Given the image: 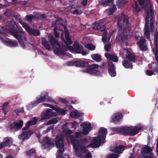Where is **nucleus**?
<instances>
[{
	"instance_id": "obj_1",
	"label": "nucleus",
	"mask_w": 158,
	"mask_h": 158,
	"mask_svg": "<svg viewBox=\"0 0 158 158\" xmlns=\"http://www.w3.org/2000/svg\"><path fill=\"white\" fill-rule=\"evenodd\" d=\"M119 32L123 30L122 33L120 34L116 37V40L119 43H123L125 41H127L128 39V35L131 32L130 28L131 24L129 20L128 16L125 15H121V17L118 18V20Z\"/></svg>"
},
{
	"instance_id": "obj_2",
	"label": "nucleus",
	"mask_w": 158,
	"mask_h": 158,
	"mask_svg": "<svg viewBox=\"0 0 158 158\" xmlns=\"http://www.w3.org/2000/svg\"><path fill=\"white\" fill-rule=\"evenodd\" d=\"M142 128L139 126H135L134 127H116L111 128L110 130L125 135L133 136L138 134Z\"/></svg>"
},
{
	"instance_id": "obj_3",
	"label": "nucleus",
	"mask_w": 158,
	"mask_h": 158,
	"mask_svg": "<svg viewBox=\"0 0 158 158\" xmlns=\"http://www.w3.org/2000/svg\"><path fill=\"white\" fill-rule=\"evenodd\" d=\"M48 93L46 92H44L41 93L40 98H37L36 100L32 102L27 106V109L28 110H31L37 104L44 101L52 102L56 104H57V103L54 100L48 96Z\"/></svg>"
},
{
	"instance_id": "obj_4",
	"label": "nucleus",
	"mask_w": 158,
	"mask_h": 158,
	"mask_svg": "<svg viewBox=\"0 0 158 158\" xmlns=\"http://www.w3.org/2000/svg\"><path fill=\"white\" fill-rule=\"evenodd\" d=\"M139 2L140 5L142 8L146 6L149 7L146 10V17L145 18V23H149L148 19L150 13H154V10L152 9V5L151 3L150 0H137Z\"/></svg>"
},
{
	"instance_id": "obj_5",
	"label": "nucleus",
	"mask_w": 158,
	"mask_h": 158,
	"mask_svg": "<svg viewBox=\"0 0 158 158\" xmlns=\"http://www.w3.org/2000/svg\"><path fill=\"white\" fill-rule=\"evenodd\" d=\"M125 150V147L122 145L118 146H113L110 148V150L115 153H110L108 154L106 158H118L119 155L122 153Z\"/></svg>"
},
{
	"instance_id": "obj_6",
	"label": "nucleus",
	"mask_w": 158,
	"mask_h": 158,
	"mask_svg": "<svg viewBox=\"0 0 158 158\" xmlns=\"http://www.w3.org/2000/svg\"><path fill=\"white\" fill-rule=\"evenodd\" d=\"M75 135H70V139L71 144L73 148H74L76 150H77L80 144V141L78 139H81L83 137L84 135L82 132L80 131L75 132Z\"/></svg>"
},
{
	"instance_id": "obj_7",
	"label": "nucleus",
	"mask_w": 158,
	"mask_h": 158,
	"mask_svg": "<svg viewBox=\"0 0 158 158\" xmlns=\"http://www.w3.org/2000/svg\"><path fill=\"white\" fill-rule=\"evenodd\" d=\"M98 65L94 64L89 66L86 69L84 70V71L94 75H100L102 74L101 72L95 69V68H98Z\"/></svg>"
},
{
	"instance_id": "obj_8",
	"label": "nucleus",
	"mask_w": 158,
	"mask_h": 158,
	"mask_svg": "<svg viewBox=\"0 0 158 158\" xmlns=\"http://www.w3.org/2000/svg\"><path fill=\"white\" fill-rule=\"evenodd\" d=\"M104 141L98 136L94 137L89 146L92 148H96L99 147L102 143L103 144L105 142Z\"/></svg>"
},
{
	"instance_id": "obj_9",
	"label": "nucleus",
	"mask_w": 158,
	"mask_h": 158,
	"mask_svg": "<svg viewBox=\"0 0 158 158\" xmlns=\"http://www.w3.org/2000/svg\"><path fill=\"white\" fill-rule=\"evenodd\" d=\"M56 115V114L55 112H52V110L50 109H48L45 111L42 112L41 113V119L43 120H47Z\"/></svg>"
},
{
	"instance_id": "obj_10",
	"label": "nucleus",
	"mask_w": 158,
	"mask_h": 158,
	"mask_svg": "<svg viewBox=\"0 0 158 158\" xmlns=\"http://www.w3.org/2000/svg\"><path fill=\"white\" fill-rule=\"evenodd\" d=\"M7 28L10 33L15 38H17L18 36L22 33V31H19V33L13 24L11 23L7 25Z\"/></svg>"
},
{
	"instance_id": "obj_11",
	"label": "nucleus",
	"mask_w": 158,
	"mask_h": 158,
	"mask_svg": "<svg viewBox=\"0 0 158 158\" xmlns=\"http://www.w3.org/2000/svg\"><path fill=\"white\" fill-rule=\"evenodd\" d=\"M43 105L45 106L50 107L54 110L56 111L59 114L64 115L67 114V110H65L58 107H55L54 106L50 104L43 103Z\"/></svg>"
},
{
	"instance_id": "obj_12",
	"label": "nucleus",
	"mask_w": 158,
	"mask_h": 158,
	"mask_svg": "<svg viewBox=\"0 0 158 158\" xmlns=\"http://www.w3.org/2000/svg\"><path fill=\"white\" fill-rule=\"evenodd\" d=\"M64 137L61 135L56 136L55 139V143L56 147L57 148H63L64 146Z\"/></svg>"
},
{
	"instance_id": "obj_13",
	"label": "nucleus",
	"mask_w": 158,
	"mask_h": 158,
	"mask_svg": "<svg viewBox=\"0 0 158 158\" xmlns=\"http://www.w3.org/2000/svg\"><path fill=\"white\" fill-rule=\"evenodd\" d=\"M108 73L110 75L111 77L115 76L116 75L115 67L114 64L111 61L108 62Z\"/></svg>"
},
{
	"instance_id": "obj_14",
	"label": "nucleus",
	"mask_w": 158,
	"mask_h": 158,
	"mask_svg": "<svg viewBox=\"0 0 158 158\" xmlns=\"http://www.w3.org/2000/svg\"><path fill=\"white\" fill-rule=\"evenodd\" d=\"M33 133V131L31 130L24 131L19 135V138L22 140V142H23L25 140L28 139Z\"/></svg>"
},
{
	"instance_id": "obj_15",
	"label": "nucleus",
	"mask_w": 158,
	"mask_h": 158,
	"mask_svg": "<svg viewBox=\"0 0 158 158\" xmlns=\"http://www.w3.org/2000/svg\"><path fill=\"white\" fill-rule=\"evenodd\" d=\"M80 126L83 127L82 133L84 135H86L88 134L89 131L91 130V124L90 123H87L86 122H83L81 124Z\"/></svg>"
},
{
	"instance_id": "obj_16",
	"label": "nucleus",
	"mask_w": 158,
	"mask_h": 158,
	"mask_svg": "<svg viewBox=\"0 0 158 158\" xmlns=\"http://www.w3.org/2000/svg\"><path fill=\"white\" fill-rule=\"evenodd\" d=\"M13 143L12 139L10 137H6V139L2 143H0V149L6 147H9L12 145Z\"/></svg>"
},
{
	"instance_id": "obj_17",
	"label": "nucleus",
	"mask_w": 158,
	"mask_h": 158,
	"mask_svg": "<svg viewBox=\"0 0 158 158\" xmlns=\"http://www.w3.org/2000/svg\"><path fill=\"white\" fill-rule=\"evenodd\" d=\"M140 50L142 51H145L147 50L148 48L146 45V40L141 37L139 42L137 43Z\"/></svg>"
},
{
	"instance_id": "obj_18",
	"label": "nucleus",
	"mask_w": 158,
	"mask_h": 158,
	"mask_svg": "<svg viewBox=\"0 0 158 158\" xmlns=\"http://www.w3.org/2000/svg\"><path fill=\"white\" fill-rule=\"evenodd\" d=\"M23 121L20 120L19 122H14L13 123L10 124L9 127L11 129L14 130L21 128L23 126Z\"/></svg>"
},
{
	"instance_id": "obj_19",
	"label": "nucleus",
	"mask_w": 158,
	"mask_h": 158,
	"mask_svg": "<svg viewBox=\"0 0 158 158\" xmlns=\"http://www.w3.org/2000/svg\"><path fill=\"white\" fill-rule=\"evenodd\" d=\"M42 143H43L42 145L43 147H49L54 145L53 142L48 137L46 136L44 138Z\"/></svg>"
},
{
	"instance_id": "obj_20",
	"label": "nucleus",
	"mask_w": 158,
	"mask_h": 158,
	"mask_svg": "<svg viewBox=\"0 0 158 158\" xmlns=\"http://www.w3.org/2000/svg\"><path fill=\"white\" fill-rule=\"evenodd\" d=\"M107 133V129L103 127H101L98 131L97 136L100 137L102 140L105 141Z\"/></svg>"
},
{
	"instance_id": "obj_21",
	"label": "nucleus",
	"mask_w": 158,
	"mask_h": 158,
	"mask_svg": "<svg viewBox=\"0 0 158 158\" xmlns=\"http://www.w3.org/2000/svg\"><path fill=\"white\" fill-rule=\"evenodd\" d=\"M37 118L35 117H34L31 120H30L27 122L26 126L24 127L22 130H26L29 129L30 126L36 124L37 123Z\"/></svg>"
},
{
	"instance_id": "obj_22",
	"label": "nucleus",
	"mask_w": 158,
	"mask_h": 158,
	"mask_svg": "<svg viewBox=\"0 0 158 158\" xmlns=\"http://www.w3.org/2000/svg\"><path fill=\"white\" fill-rule=\"evenodd\" d=\"M48 41L52 46L53 48H54L57 46H58L59 47H60V44L58 42V40L52 36H51L49 38Z\"/></svg>"
},
{
	"instance_id": "obj_23",
	"label": "nucleus",
	"mask_w": 158,
	"mask_h": 158,
	"mask_svg": "<svg viewBox=\"0 0 158 158\" xmlns=\"http://www.w3.org/2000/svg\"><path fill=\"white\" fill-rule=\"evenodd\" d=\"M94 29L102 31L106 29V27L104 23H102L101 21H99L98 23H96L93 27Z\"/></svg>"
},
{
	"instance_id": "obj_24",
	"label": "nucleus",
	"mask_w": 158,
	"mask_h": 158,
	"mask_svg": "<svg viewBox=\"0 0 158 158\" xmlns=\"http://www.w3.org/2000/svg\"><path fill=\"white\" fill-rule=\"evenodd\" d=\"M105 55V57L108 59L111 60L114 62H117L118 61V57L114 54H110L109 53H106Z\"/></svg>"
},
{
	"instance_id": "obj_25",
	"label": "nucleus",
	"mask_w": 158,
	"mask_h": 158,
	"mask_svg": "<svg viewBox=\"0 0 158 158\" xmlns=\"http://www.w3.org/2000/svg\"><path fill=\"white\" fill-rule=\"evenodd\" d=\"M26 31L31 35L33 36H39L40 35L39 30L31 28L29 26Z\"/></svg>"
},
{
	"instance_id": "obj_26",
	"label": "nucleus",
	"mask_w": 158,
	"mask_h": 158,
	"mask_svg": "<svg viewBox=\"0 0 158 158\" xmlns=\"http://www.w3.org/2000/svg\"><path fill=\"white\" fill-rule=\"evenodd\" d=\"M4 43L7 46L11 47H15L18 45V43L16 41H11L5 40L2 38Z\"/></svg>"
},
{
	"instance_id": "obj_27",
	"label": "nucleus",
	"mask_w": 158,
	"mask_h": 158,
	"mask_svg": "<svg viewBox=\"0 0 158 158\" xmlns=\"http://www.w3.org/2000/svg\"><path fill=\"white\" fill-rule=\"evenodd\" d=\"M123 115L121 113H117L112 117L111 122L114 123L118 122L122 117Z\"/></svg>"
},
{
	"instance_id": "obj_28",
	"label": "nucleus",
	"mask_w": 158,
	"mask_h": 158,
	"mask_svg": "<svg viewBox=\"0 0 158 158\" xmlns=\"http://www.w3.org/2000/svg\"><path fill=\"white\" fill-rule=\"evenodd\" d=\"M73 46H74V51L77 53H80V51L83 48L82 46H80L79 43L77 42H75Z\"/></svg>"
},
{
	"instance_id": "obj_29",
	"label": "nucleus",
	"mask_w": 158,
	"mask_h": 158,
	"mask_svg": "<svg viewBox=\"0 0 158 158\" xmlns=\"http://www.w3.org/2000/svg\"><path fill=\"white\" fill-rule=\"evenodd\" d=\"M65 36L66 42L64 43L66 46H68V45L72 44H73V41L69 36V33L68 31H65Z\"/></svg>"
},
{
	"instance_id": "obj_30",
	"label": "nucleus",
	"mask_w": 158,
	"mask_h": 158,
	"mask_svg": "<svg viewBox=\"0 0 158 158\" xmlns=\"http://www.w3.org/2000/svg\"><path fill=\"white\" fill-rule=\"evenodd\" d=\"M132 11L135 14L141 11L139 6L138 3L136 2H135V3L132 5Z\"/></svg>"
},
{
	"instance_id": "obj_31",
	"label": "nucleus",
	"mask_w": 158,
	"mask_h": 158,
	"mask_svg": "<svg viewBox=\"0 0 158 158\" xmlns=\"http://www.w3.org/2000/svg\"><path fill=\"white\" fill-rule=\"evenodd\" d=\"M126 56L129 60L132 62L134 63L136 62V58L135 56L131 52L129 51L127 52Z\"/></svg>"
},
{
	"instance_id": "obj_32",
	"label": "nucleus",
	"mask_w": 158,
	"mask_h": 158,
	"mask_svg": "<svg viewBox=\"0 0 158 158\" xmlns=\"http://www.w3.org/2000/svg\"><path fill=\"white\" fill-rule=\"evenodd\" d=\"M122 63L123 65L126 69H132L133 68L132 63L128 60H124L123 61Z\"/></svg>"
},
{
	"instance_id": "obj_33",
	"label": "nucleus",
	"mask_w": 158,
	"mask_h": 158,
	"mask_svg": "<svg viewBox=\"0 0 158 158\" xmlns=\"http://www.w3.org/2000/svg\"><path fill=\"white\" fill-rule=\"evenodd\" d=\"M82 115V113L76 110L70 113V116L71 118H77Z\"/></svg>"
},
{
	"instance_id": "obj_34",
	"label": "nucleus",
	"mask_w": 158,
	"mask_h": 158,
	"mask_svg": "<svg viewBox=\"0 0 158 158\" xmlns=\"http://www.w3.org/2000/svg\"><path fill=\"white\" fill-rule=\"evenodd\" d=\"M76 67H86L88 66V63L87 62L84 60L77 61Z\"/></svg>"
},
{
	"instance_id": "obj_35",
	"label": "nucleus",
	"mask_w": 158,
	"mask_h": 158,
	"mask_svg": "<svg viewBox=\"0 0 158 158\" xmlns=\"http://www.w3.org/2000/svg\"><path fill=\"white\" fill-rule=\"evenodd\" d=\"M41 43L43 46L47 50H50L51 48L48 42L44 38H42Z\"/></svg>"
},
{
	"instance_id": "obj_36",
	"label": "nucleus",
	"mask_w": 158,
	"mask_h": 158,
	"mask_svg": "<svg viewBox=\"0 0 158 158\" xmlns=\"http://www.w3.org/2000/svg\"><path fill=\"white\" fill-rule=\"evenodd\" d=\"M81 6H76V7H74L73 8L75 10H72L71 13L74 15H78L81 14L83 12L82 10L81 9Z\"/></svg>"
},
{
	"instance_id": "obj_37",
	"label": "nucleus",
	"mask_w": 158,
	"mask_h": 158,
	"mask_svg": "<svg viewBox=\"0 0 158 158\" xmlns=\"http://www.w3.org/2000/svg\"><path fill=\"white\" fill-rule=\"evenodd\" d=\"M152 151L151 148L148 146H146L143 147L142 149L141 152L143 154H147Z\"/></svg>"
},
{
	"instance_id": "obj_38",
	"label": "nucleus",
	"mask_w": 158,
	"mask_h": 158,
	"mask_svg": "<svg viewBox=\"0 0 158 158\" xmlns=\"http://www.w3.org/2000/svg\"><path fill=\"white\" fill-rule=\"evenodd\" d=\"M113 0H101L100 3L102 6H107L110 4L113 3Z\"/></svg>"
},
{
	"instance_id": "obj_39",
	"label": "nucleus",
	"mask_w": 158,
	"mask_h": 158,
	"mask_svg": "<svg viewBox=\"0 0 158 158\" xmlns=\"http://www.w3.org/2000/svg\"><path fill=\"white\" fill-rule=\"evenodd\" d=\"M61 46L59 48H54V53L57 55H62L64 54L65 52L61 48Z\"/></svg>"
},
{
	"instance_id": "obj_40",
	"label": "nucleus",
	"mask_w": 158,
	"mask_h": 158,
	"mask_svg": "<svg viewBox=\"0 0 158 158\" xmlns=\"http://www.w3.org/2000/svg\"><path fill=\"white\" fill-rule=\"evenodd\" d=\"M22 36L20 34L18 36L17 38H15L17 39L19 43L20 44V46L22 48H25V45L24 44V41L22 39Z\"/></svg>"
},
{
	"instance_id": "obj_41",
	"label": "nucleus",
	"mask_w": 158,
	"mask_h": 158,
	"mask_svg": "<svg viewBox=\"0 0 158 158\" xmlns=\"http://www.w3.org/2000/svg\"><path fill=\"white\" fill-rule=\"evenodd\" d=\"M116 9L115 5H112L109 9L107 10V13L109 15H111Z\"/></svg>"
},
{
	"instance_id": "obj_42",
	"label": "nucleus",
	"mask_w": 158,
	"mask_h": 158,
	"mask_svg": "<svg viewBox=\"0 0 158 158\" xmlns=\"http://www.w3.org/2000/svg\"><path fill=\"white\" fill-rule=\"evenodd\" d=\"M25 19L27 21L31 22L33 19L36 20V16L35 15H27L25 17Z\"/></svg>"
},
{
	"instance_id": "obj_43",
	"label": "nucleus",
	"mask_w": 158,
	"mask_h": 158,
	"mask_svg": "<svg viewBox=\"0 0 158 158\" xmlns=\"http://www.w3.org/2000/svg\"><path fill=\"white\" fill-rule=\"evenodd\" d=\"M92 59L97 62H99L101 60V56L98 54H94L91 56Z\"/></svg>"
},
{
	"instance_id": "obj_44",
	"label": "nucleus",
	"mask_w": 158,
	"mask_h": 158,
	"mask_svg": "<svg viewBox=\"0 0 158 158\" xmlns=\"http://www.w3.org/2000/svg\"><path fill=\"white\" fill-rule=\"evenodd\" d=\"M127 2V0H118L116 4L118 7H121L126 4Z\"/></svg>"
},
{
	"instance_id": "obj_45",
	"label": "nucleus",
	"mask_w": 158,
	"mask_h": 158,
	"mask_svg": "<svg viewBox=\"0 0 158 158\" xmlns=\"http://www.w3.org/2000/svg\"><path fill=\"white\" fill-rule=\"evenodd\" d=\"M18 21L19 23L22 25L23 27L26 30L27 29V28L29 27V26L27 24L23 22L20 18L19 19Z\"/></svg>"
},
{
	"instance_id": "obj_46",
	"label": "nucleus",
	"mask_w": 158,
	"mask_h": 158,
	"mask_svg": "<svg viewBox=\"0 0 158 158\" xmlns=\"http://www.w3.org/2000/svg\"><path fill=\"white\" fill-rule=\"evenodd\" d=\"M14 112L16 114H18L20 113L24 112V108L23 107L18 108L15 110Z\"/></svg>"
},
{
	"instance_id": "obj_47",
	"label": "nucleus",
	"mask_w": 158,
	"mask_h": 158,
	"mask_svg": "<svg viewBox=\"0 0 158 158\" xmlns=\"http://www.w3.org/2000/svg\"><path fill=\"white\" fill-rule=\"evenodd\" d=\"M85 47L87 48L90 50H93L95 49V46L91 44H86Z\"/></svg>"
},
{
	"instance_id": "obj_48",
	"label": "nucleus",
	"mask_w": 158,
	"mask_h": 158,
	"mask_svg": "<svg viewBox=\"0 0 158 158\" xmlns=\"http://www.w3.org/2000/svg\"><path fill=\"white\" fill-rule=\"evenodd\" d=\"M58 122V120L56 118H54L49 121L47 123L48 125L52 124H56Z\"/></svg>"
},
{
	"instance_id": "obj_49",
	"label": "nucleus",
	"mask_w": 158,
	"mask_h": 158,
	"mask_svg": "<svg viewBox=\"0 0 158 158\" xmlns=\"http://www.w3.org/2000/svg\"><path fill=\"white\" fill-rule=\"evenodd\" d=\"M35 150L34 148L30 149L28 151L26 152V155L28 156H30L32 154L34 153L35 152Z\"/></svg>"
},
{
	"instance_id": "obj_50",
	"label": "nucleus",
	"mask_w": 158,
	"mask_h": 158,
	"mask_svg": "<svg viewBox=\"0 0 158 158\" xmlns=\"http://www.w3.org/2000/svg\"><path fill=\"white\" fill-rule=\"evenodd\" d=\"M54 35L56 38H58L59 37V34L57 31V30H59V29L57 27L54 28L53 29Z\"/></svg>"
},
{
	"instance_id": "obj_51",
	"label": "nucleus",
	"mask_w": 158,
	"mask_h": 158,
	"mask_svg": "<svg viewBox=\"0 0 158 158\" xmlns=\"http://www.w3.org/2000/svg\"><path fill=\"white\" fill-rule=\"evenodd\" d=\"M47 18V16L45 14H42L38 16H36V19H42Z\"/></svg>"
},
{
	"instance_id": "obj_52",
	"label": "nucleus",
	"mask_w": 158,
	"mask_h": 158,
	"mask_svg": "<svg viewBox=\"0 0 158 158\" xmlns=\"http://www.w3.org/2000/svg\"><path fill=\"white\" fill-rule=\"evenodd\" d=\"M80 143H81L83 144H86L89 142V139L87 138L81 139L79 140Z\"/></svg>"
},
{
	"instance_id": "obj_53",
	"label": "nucleus",
	"mask_w": 158,
	"mask_h": 158,
	"mask_svg": "<svg viewBox=\"0 0 158 158\" xmlns=\"http://www.w3.org/2000/svg\"><path fill=\"white\" fill-rule=\"evenodd\" d=\"M144 36L147 39L150 38V34L149 31H144Z\"/></svg>"
},
{
	"instance_id": "obj_54",
	"label": "nucleus",
	"mask_w": 158,
	"mask_h": 158,
	"mask_svg": "<svg viewBox=\"0 0 158 158\" xmlns=\"http://www.w3.org/2000/svg\"><path fill=\"white\" fill-rule=\"evenodd\" d=\"M104 48L106 51L109 52L111 48V45L110 44H106L104 46Z\"/></svg>"
},
{
	"instance_id": "obj_55",
	"label": "nucleus",
	"mask_w": 158,
	"mask_h": 158,
	"mask_svg": "<svg viewBox=\"0 0 158 158\" xmlns=\"http://www.w3.org/2000/svg\"><path fill=\"white\" fill-rule=\"evenodd\" d=\"M56 22L57 25H60L62 24L63 21L60 18H58L56 19Z\"/></svg>"
},
{
	"instance_id": "obj_56",
	"label": "nucleus",
	"mask_w": 158,
	"mask_h": 158,
	"mask_svg": "<svg viewBox=\"0 0 158 158\" xmlns=\"http://www.w3.org/2000/svg\"><path fill=\"white\" fill-rule=\"evenodd\" d=\"M77 61H71L68 62V65L70 66H75L76 67Z\"/></svg>"
},
{
	"instance_id": "obj_57",
	"label": "nucleus",
	"mask_w": 158,
	"mask_h": 158,
	"mask_svg": "<svg viewBox=\"0 0 158 158\" xmlns=\"http://www.w3.org/2000/svg\"><path fill=\"white\" fill-rule=\"evenodd\" d=\"M58 99L62 103L64 104H67L68 101L66 100L65 99L63 98H59Z\"/></svg>"
},
{
	"instance_id": "obj_58",
	"label": "nucleus",
	"mask_w": 158,
	"mask_h": 158,
	"mask_svg": "<svg viewBox=\"0 0 158 158\" xmlns=\"http://www.w3.org/2000/svg\"><path fill=\"white\" fill-rule=\"evenodd\" d=\"M146 73L149 76H152L153 74H155V73H154L152 71L148 70H146Z\"/></svg>"
},
{
	"instance_id": "obj_59",
	"label": "nucleus",
	"mask_w": 158,
	"mask_h": 158,
	"mask_svg": "<svg viewBox=\"0 0 158 158\" xmlns=\"http://www.w3.org/2000/svg\"><path fill=\"white\" fill-rule=\"evenodd\" d=\"M59 149L58 150V153L59 154H62L64 151V147L63 148H58Z\"/></svg>"
},
{
	"instance_id": "obj_60",
	"label": "nucleus",
	"mask_w": 158,
	"mask_h": 158,
	"mask_svg": "<svg viewBox=\"0 0 158 158\" xmlns=\"http://www.w3.org/2000/svg\"><path fill=\"white\" fill-rule=\"evenodd\" d=\"M154 15L153 13H150V23H154V18L153 17V16Z\"/></svg>"
},
{
	"instance_id": "obj_61",
	"label": "nucleus",
	"mask_w": 158,
	"mask_h": 158,
	"mask_svg": "<svg viewBox=\"0 0 158 158\" xmlns=\"http://www.w3.org/2000/svg\"><path fill=\"white\" fill-rule=\"evenodd\" d=\"M74 148V150L76 151L75 152V154H76V156L77 157H80L81 156V154L78 151V150H79V148H78V150H76L74 148Z\"/></svg>"
},
{
	"instance_id": "obj_62",
	"label": "nucleus",
	"mask_w": 158,
	"mask_h": 158,
	"mask_svg": "<svg viewBox=\"0 0 158 158\" xmlns=\"http://www.w3.org/2000/svg\"><path fill=\"white\" fill-rule=\"evenodd\" d=\"M64 132L66 134H69L72 133V131L70 129H64L63 130Z\"/></svg>"
},
{
	"instance_id": "obj_63",
	"label": "nucleus",
	"mask_w": 158,
	"mask_h": 158,
	"mask_svg": "<svg viewBox=\"0 0 158 158\" xmlns=\"http://www.w3.org/2000/svg\"><path fill=\"white\" fill-rule=\"evenodd\" d=\"M84 158H92L91 153L89 152H88L85 156Z\"/></svg>"
},
{
	"instance_id": "obj_64",
	"label": "nucleus",
	"mask_w": 158,
	"mask_h": 158,
	"mask_svg": "<svg viewBox=\"0 0 158 158\" xmlns=\"http://www.w3.org/2000/svg\"><path fill=\"white\" fill-rule=\"evenodd\" d=\"M154 154L152 153H151L149 155L145 156L144 158H153Z\"/></svg>"
}]
</instances>
